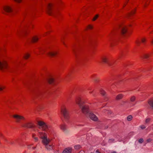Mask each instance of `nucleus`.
Wrapping results in <instances>:
<instances>
[{"mask_svg":"<svg viewBox=\"0 0 153 153\" xmlns=\"http://www.w3.org/2000/svg\"><path fill=\"white\" fill-rule=\"evenodd\" d=\"M151 120V119L149 118H147L145 121V123L146 124H148L150 122Z\"/></svg>","mask_w":153,"mask_h":153,"instance_id":"nucleus-22","label":"nucleus"},{"mask_svg":"<svg viewBox=\"0 0 153 153\" xmlns=\"http://www.w3.org/2000/svg\"><path fill=\"white\" fill-rule=\"evenodd\" d=\"M151 42H152V44H153V39L152 41Z\"/></svg>","mask_w":153,"mask_h":153,"instance_id":"nucleus-47","label":"nucleus"},{"mask_svg":"<svg viewBox=\"0 0 153 153\" xmlns=\"http://www.w3.org/2000/svg\"><path fill=\"white\" fill-rule=\"evenodd\" d=\"M2 136V134L1 133H0V137H1Z\"/></svg>","mask_w":153,"mask_h":153,"instance_id":"nucleus-44","label":"nucleus"},{"mask_svg":"<svg viewBox=\"0 0 153 153\" xmlns=\"http://www.w3.org/2000/svg\"><path fill=\"white\" fill-rule=\"evenodd\" d=\"M60 128L65 132H67V128L66 125L64 124H62L60 126Z\"/></svg>","mask_w":153,"mask_h":153,"instance_id":"nucleus-14","label":"nucleus"},{"mask_svg":"<svg viewBox=\"0 0 153 153\" xmlns=\"http://www.w3.org/2000/svg\"><path fill=\"white\" fill-rule=\"evenodd\" d=\"M33 92L36 95H38L41 94V92L40 91L37 90H34L33 91Z\"/></svg>","mask_w":153,"mask_h":153,"instance_id":"nucleus-16","label":"nucleus"},{"mask_svg":"<svg viewBox=\"0 0 153 153\" xmlns=\"http://www.w3.org/2000/svg\"><path fill=\"white\" fill-rule=\"evenodd\" d=\"M7 67V63L5 61L3 62L0 61V69L2 70L4 68H6Z\"/></svg>","mask_w":153,"mask_h":153,"instance_id":"nucleus-10","label":"nucleus"},{"mask_svg":"<svg viewBox=\"0 0 153 153\" xmlns=\"http://www.w3.org/2000/svg\"><path fill=\"white\" fill-rule=\"evenodd\" d=\"M72 51L74 52V53H75L76 52V50L75 48H72Z\"/></svg>","mask_w":153,"mask_h":153,"instance_id":"nucleus-40","label":"nucleus"},{"mask_svg":"<svg viewBox=\"0 0 153 153\" xmlns=\"http://www.w3.org/2000/svg\"><path fill=\"white\" fill-rule=\"evenodd\" d=\"M22 33H26V32L25 30H24V31H22Z\"/></svg>","mask_w":153,"mask_h":153,"instance_id":"nucleus-43","label":"nucleus"},{"mask_svg":"<svg viewBox=\"0 0 153 153\" xmlns=\"http://www.w3.org/2000/svg\"><path fill=\"white\" fill-rule=\"evenodd\" d=\"M135 42H136V44L138 46L140 44V42L138 40H137Z\"/></svg>","mask_w":153,"mask_h":153,"instance_id":"nucleus-29","label":"nucleus"},{"mask_svg":"<svg viewBox=\"0 0 153 153\" xmlns=\"http://www.w3.org/2000/svg\"><path fill=\"white\" fill-rule=\"evenodd\" d=\"M19 33H22V31H21L20 32H19Z\"/></svg>","mask_w":153,"mask_h":153,"instance_id":"nucleus-51","label":"nucleus"},{"mask_svg":"<svg viewBox=\"0 0 153 153\" xmlns=\"http://www.w3.org/2000/svg\"><path fill=\"white\" fill-rule=\"evenodd\" d=\"M119 27L122 34H124L126 33L127 31V28L126 26L124 25H120Z\"/></svg>","mask_w":153,"mask_h":153,"instance_id":"nucleus-9","label":"nucleus"},{"mask_svg":"<svg viewBox=\"0 0 153 153\" xmlns=\"http://www.w3.org/2000/svg\"><path fill=\"white\" fill-rule=\"evenodd\" d=\"M61 112L65 120L67 121L69 117L68 112L67 109L65 107H63L61 109Z\"/></svg>","mask_w":153,"mask_h":153,"instance_id":"nucleus-6","label":"nucleus"},{"mask_svg":"<svg viewBox=\"0 0 153 153\" xmlns=\"http://www.w3.org/2000/svg\"><path fill=\"white\" fill-rule=\"evenodd\" d=\"M35 134H32V137L34 139L35 141L36 142L39 139L37 137H35Z\"/></svg>","mask_w":153,"mask_h":153,"instance_id":"nucleus-18","label":"nucleus"},{"mask_svg":"<svg viewBox=\"0 0 153 153\" xmlns=\"http://www.w3.org/2000/svg\"><path fill=\"white\" fill-rule=\"evenodd\" d=\"M143 139L142 138L140 139L139 140L138 142L140 143H142L143 142Z\"/></svg>","mask_w":153,"mask_h":153,"instance_id":"nucleus-30","label":"nucleus"},{"mask_svg":"<svg viewBox=\"0 0 153 153\" xmlns=\"http://www.w3.org/2000/svg\"><path fill=\"white\" fill-rule=\"evenodd\" d=\"M134 12H135V11H134V10L133 11H132V12H131V13H130L129 14V16H130L131 15H132L133 14H134Z\"/></svg>","mask_w":153,"mask_h":153,"instance_id":"nucleus-34","label":"nucleus"},{"mask_svg":"<svg viewBox=\"0 0 153 153\" xmlns=\"http://www.w3.org/2000/svg\"><path fill=\"white\" fill-rule=\"evenodd\" d=\"M48 81L49 83L52 84L54 82V79L53 77H50L48 79Z\"/></svg>","mask_w":153,"mask_h":153,"instance_id":"nucleus-17","label":"nucleus"},{"mask_svg":"<svg viewBox=\"0 0 153 153\" xmlns=\"http://www.w3.org/2000/svg\"><path fill=\"white\" fill-rule=\"evenodd\" d=\"M39 136L42 140V142L45 146L46 148L48 150L53 149V146L49 144L51 140L48 138L46 134L43 132L39 131Z\"/></svg>","mask_w":153,"mask_h":153,"instance_id":"nucleus-2","label":"nucleus"},{"mask_svg":"<svg viewBox=\"0 0 153 153\" xmlns=\"http://www.w3.org/2000/svg\"><path fill=\"white\" fill-rule=\"evenodd\" d=\"M13 117L15 119L16 121L18 123L21 120H25V117L23 116L17 114L13 115Z\"/></svg>","mask_w":153,"mask_h":153,"instance_id":"nucleus-8","label":"nucleus"},{"mask_svg":"<svg viewBox=\"0 0 153 153\" xmlns=\"http://www.w3.org/2000/svg\"><path fill=\"white\" fill-rule=\"evenodd\" d=\"M4 88V87H0V91L2 90Z\"/></svg>","mask_w":153,"mask_h":153,"instance_id":"nucleus-41","label":"nucleus"},{"mask_svg":"<svg viewBox=\"0 0 153 153\" xmlns=\"http://www.w3.org/2000/svg\"><path fill=\"white\" fill-rule=\"evenodd\" d=\"M121 55L120 54V55H119V57H120V56H121Z\"/></svg>","mask_w":153,"mask_h":153,"instance_id":"nucleus-50","label":"nucleus"},{"mask_svg":"<svg viewBox=\"0 0 153 153\" xmlns=\"http://www.w3.org/2000/svg\"><path fill=\"white\" fill-rule=\"evenodd\" d=\"M123 94H119L116 97V99L117 100H120V99H121L123 98Z\"/></svg>","mask_w":153,"mask_h":153,"instance_id":"nucleus-19","label":"nucleus"},{"mask_svg":"<svg viewBox=\"0 0 153 153\" xmlns=\"http://www.w3.org/2000/svg\"><path fill=\"white\" fill-rule=\"evenodd\" d=\"M30 56V55L28 53H26V54L24 56V57L25 59H27Z\"/></svg>","mask_w":153,"mask_h":153,"instance_id":"nucleus-24","label":"nucleus"},{"mask_svg":"<svg viewBox=\"0 0 153 153\" xmlns=\"http://www.w3.org/2000/svg\"><path fill=\"white\" fill-rule=\"evenodd\" d=\"M38 124L39 126V128L43 131L47 132H50L51 130V127L47 125L45 122L42 121H39L38 122Z\"/></svg>","mask_w":153,"mask_h":153,"instance_id":"nucleus-3","label":"nucleus"},{"mask_svg":"<svg viewBox=\"0 0 153 153\" xmlns=\"http://www.w3.org/2000/svg\"><path fill=\"white\" fill-rule=\"evenodd\" d=\"M88 29H92V26H91V25H89L88 27Z\"/></svg>","mask_w":153,"mask_h":153,"instance_id":"nucleus-37","label":"nucleus"},{"mask_svg":"<svg viewBox=\"0 0 153 153\" xmlns=\"http://www.w3.org/2000/svg\"><path fill=\"white\" fill-rule=\"evenodd\" d=\"M108 128V127L107 126H106L105 127V129H106V128Z\"/></svg>","mask_w":153,"mask_h":153,"instance_id":"nucleus-46","label":"nucleus"},{"mask_svg":"<svg viewBox=\"0 0 153 153\" xmlns=\"http://www.w3.org/2000/svg\"><path fill=\"white\" fill-rule=\"evenodd\" d=\"M32 148H33V149H35V147H32Z\"/></svg>","mask_w":153,"mask_h":153,"instance_id":"nucleus-49","label":"nucleus"},{"mask_svg":"<svg viewBox=\"0 0 153 153\" xmlns=\"http://www.w3.org/2000/svg\"><path fill=\"white\" fill-rule=\"evenodd\" d=\"M80 147V146L79 145H77L74 146V148L75 149H79Z\"/></svg>","mask_w":153,"mask_h":153,"instance_id":"nucleus-27","label":"nucleus"},{"mask_svg":"<svg viewBox=\"0 0 153 153\" xmlns=\"http://www.w3.org/2000/svg\"><path fill=\"white\" fill-rule=\"evenodd\" d=\"M94 80L95 82H96V81H97V79H94Z\"/></svg>","mask_w":153,"mask_h":153,"instance_id":"nucleus-45","label":"nucleus"},{"mask_svg":"<svg viewBox=\"0 0 153 153\" xmlns=\"http://www.w3.org/2000/svg\"><path fill=\"white\" fill-rule=\"evenodd\" d=\"M93 96H94V94H93Z\"/></svg>","mask_w":153,"mask_h":153,"instance_id":"nucleus-53","label":"nucleus"},{"mask_svg":"<svg viewBox=\"0 0 153 153\" xmlns=\"http://www.w3.org/2000/svg\"><path fill=\"white\" fill-rule=\"evenodd\" d=\"M148 103L151 107L153 108V99L149 101Z\"/></svg>","mask_w":153,"mask_h":153,"instance_id":"nucleus-21","label":"nucleus"},{"mask_svg":"<svg viewBox=\"0 0 153 153\" xmlns=\"http://www.w3.org/2000/svg\"><path fill=\"white\" fill-rule=\"evenodd\" d=\"M101 94L103 96L105 95V91H104L103 90H102L100 91Z\"/></svg>","mask_w":153,"mask_h":153,"instance_id":"nucleus-28","label":"nucleus"},{"mask_svg":"<svg viewBox=\"0 0 153 153\" xmlns=\"http://www.w3.org/2000/svg\"><path fill=\"white\" fill-rule=\"evenodd\" d=\"M149 57V55L148 54H145L143 56V58L145 59H147L148 58V57Z\"/></svg>","mask_w":153,"mask_h":153,"instance_id":"nucleus-26","label":"nucleus"},{"mask_svg":"<svg viewBox=\"0 0 153 153\" xmlns=\"http://www.w3.org/2000/svg\"><path fill=\"white\" fill-rule=\"evenodd\" d=\"M135 100V97L134 96L132 97L130 99L131 101V102H133L134 101V100Z\"/></svg>","mask_w":153,"mask_h":153,"instance_id":"nucleus-25","label":"nucleus"},{"mask_svg":"<svg viewBox=\"0 0 153 153\" xmlns=\"http://www.w3.org/2000/svg\"><path fill=\"white\" fill-rule=\"evenodd\" d=\"M39 50L41 53L46 52L47 54L50 57L54 56L57 54V52L56 51L51 50H46V49L45 48L40 49Z\"/></svg>","mask_w":153,"mask_h":153,"instance_id":"nucleus-4","label":"nucleus"},{"mask_svg":"<svg viewBox=\"0 0 153 153\" xmlns=\"http://www.w3.org/2000/svg\"><path fill=\"white\" fill-rule=\"evenodd\" d=\"M146 41V40L145 39H141V41L142 42V43H144Z\"/></svg>","mask_w":153,"mask_h":153,"instance_id":"nucleus-39","label":"nucleus"},{"mask_svg":"<svg viewBox=\"0 0 153 153\" xmlns=\"http://www.w3.org/2000/svg\"><path fill=\"white\" fill-rule=\"evenodd\" d=\"M102 62L106 63H107L109 66H111V64L108 62V59L105 57H103L102 58Z\"/></svg>","mask_w":153,"mask_h":153,"instance_id":"nucleus-13","label":"nucleus"},{"mask_svg":"<svg viewBox=\"0 0 153 153\" xmlns=\"http://www.w3.org/2000/svg\"><path fill=\"white\" fill-rule=\"evenodd\" d=\"M71 149L70 148H68L65 149L62 153H71Z\"/></svg>","mask_w":153,"mask_h":153,"instance_id":"nucleus-15","label":"nucleus"},{"mask_svg":"<svg viewBox=\"0 0 153 153\" xmlns=\"http://www.w3.org/2000/svg\"><path fill=\"white\" fill-rule=\"evenodd\" d=\"M4 10L7 12H12L11 8L9 6H5L3 8Z\"/></svg>","mask_w":153,"mask_h":153,"instance_id":"nucleus-11","label":"nucleus"},{"mask_svg":"<svg viewBox=\"0 0 153 153\" xmlns=\"http://www.w3.org/2000/svg\"><path fill=\"white\" fill-rule=\"evenodd\" d=\"M76 103L78 104L81 108L82 112L84 114L88 116L92 120L96 121L98 119L97 117L94 114L91 113L88 108V106L85 105L80 101V99L78 98L77 100H76Z\"/></svg>","mask_w":153,"mask_h":153,"instance_id":"nucleus-1","label":"nucleus"},{"mask_svg":"<svg viewBox=\"0 0 153 153\" xmlns=\"http://www.w3.org/2000/svg\"><path fill=\"white\" fill-rule=\"evenodd\" d=\"M111 34L109 35L108 38V41L110 42L111 46H112V42L113 41L112 35L114 34V33L113 32H111Z\"/></svg>","mask_w":153,"mask_h":153,"instance_id":"nucleus-12","label":"nucleus"},{"mask_svg":"<svg viewBox=\"0 0 153 153\" xmlns=\"http://www.w3.org/2000/svg\"><path fill=\"white\" fill-rule=\"evenodd\" d=\"M112 153H116V152H113Z\"/></svg>","mask_w":153,"mask_h":153,"instance_id":"nucleus-48","label":"nucleus"},{"mask_svg":"<svg viewBox=\"0 0 153 153\" xmlns=\"http://www.w3.org/2000/svg\"><path fill=\"white\" fill-rule=\"evenodd\" d=\"M38 39V38L36 36L33 37L32 39H31V41L32 42H36Z\"/></svg>","mask_w":153,"mask_h":153,"instance_id":"nucleus-20","label":"nucleus"},{"mask_svg":"<svg viewBox=\"0 0 153 153\" xmlns=\"http://www.w3.org/2000/svg\"><path fill=\"white\" fill-rule=\"evenodd\" d=\"M96 153H100V152H99V151L98 150H97L95 151Z\"/></svg>","mask_w":153,"mask_h":153,"instance_id":"nucleus-42","label":"nucleus"},{"mask_svg":"<svg viewBox=\"0 0 153 153\" xmlns=\"http://www.w3.org/2000/svg\"><path fill=\"white\" fill-rule=\"evenodd\" d=\"M21 126L23 127L33 128H34L33 124L31 122H26L22 123Z\"/></svg>","mask_w":153,"mask_h":153,"instance_id":"nucleus-7","label":"nucleus"},{"mask_svg":"<svg viewBox=\"0 0 153 153\" xmlns=\"http://www.w3.org/2000/svg\"><path fill=\"white\" fill-rule=\"evenodd\" d=\"M114 140L113 139H110L109 140V143H111L114 141Z\"/></svg>","mask_w":153,"mask_h":153,"instance_id":"nucleus-35","label":"nucleus"},{"mask_svg":"<svg viewBox=\"0 0 153 153\" xmlns=\"http://www.w3.org/2000/svg\"><path fill=\"white\" fill-rule=\"evenodd\" d=\"M132 118V117L131 115L128 116L127 117V120L128 121H130L131 120Z\"/></svg>","mask_w":153,"mask_h":153,"instance_id":"nucleus-23","label":"nucleus"},{"mask_svg":"<svg viewBox=\"0 0 153 153\" xmlns=\"http://www.w3.org/2000/svg\"><path fill=\"white\" fill-rule=\"evenodd\" d=\"M32 145V144H31V145H27V147H28V148L29 149H30V148H31V147L30 146Z\"/></svg>","mask_w":153,"mask_h":153,"instance_id":"nucleus-38","label":"nucleus"},{"mask_svg":"<svg viewBox=\"0 0 153 153\" xmlns=\"http://www.w3.org/2000/svg\"><path fill=\"white\" fill-rule=\"evenodd\" d=\"M53 5L51 4H49L47 6V13L50 15H53L56 16L57 13L56 10L53 9Z\"/></svg>","mask_w":153,"mask_h":153,"instance_id":"nucleus-5","label":"nucleus"},{"mask_svg":"<svg viewBox=\"0 0 153 153\" xmlns=\"http://www.w3.org/2000/svg\"><path fill=\"white\" fill-rule=\"evenodd\" d=\"M151 141V139H147L146 140V142L147 143H149Z\"/></svg>","mask_w":153,"mask_h":153,"instance_id":"nucleus-36","label":"nucleus"},{"mask_svg":"<svg viewBox=\"0 0 153 153\" xmlns=\"http://www.w3.org/2000/svg\"><path fill=\"white\" fill-rule=\"evenodd\" d=\"M140 127L142 129H145L146 127V126L144 125H141L140 126Z\"/></svg>","mask_w":153,"mask_h":153,"instance_id":"nucleus-33","label":"nucleus"},{"mask_svg":"<svg viewBox=\"0 0 153 153\" xmlns=\"http://www.w3.org/2000/svg\"><path fill=\"white\" fill-rule=\"evenodd\" d=\"M19 33H22V31H21L20 32H19Z\"/></svg>","mask_w":153,"mask_h":153,"instance_id":"nucleus-52","label":"nucleus"},{"mask_svg":"<svg viewBox=\"0 0 153 153\" xmlns=\"http://www.w3.org/2000/svg\"><path fill=\"white\" fill-rule=\"evenodd\" d=\"M89 91V93L90 94H92L93 93V91H91V88H88V89Z\"/></svg>","mask_w":153,"mask_h":153,"instance_id":"nucleus-32","label":"nucleus"},{"mask_svg":"<svg viewBox=\"0 0 153 153\" xmlns=\"http://www.w3.org/2000/svg\"><path fill=\"white\" fill-rule=\"evenodd\" d=\"M98 17V15H96L94 16V18L93 19V20L95 21V20H96L97 19V18Z\"/></svg>","mask_w":153,"mask_h":153,"instance_id":"nucleus-31","label":"nucleus"}]
</instances>
